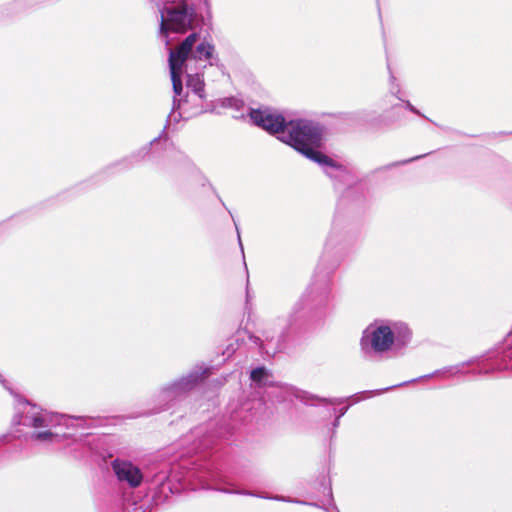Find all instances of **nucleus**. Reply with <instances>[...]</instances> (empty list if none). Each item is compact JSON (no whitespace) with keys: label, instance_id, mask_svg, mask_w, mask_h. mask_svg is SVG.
<instances>
[{"label":"nucleus","instance_id":"obj_5","mask_svg":"<svg viewBox=\"0 0 512 512\" xmlns=\"http://www.w3.org/2000/svg\"><path fill=\"white\" fill-rule=\"evenodd\" d=\"M112 470L120 482L130 487H138L143 481V474L139 467L125 459H115L111 463Z\"/></svg>","mask_w":512,"mask_h":512},{"label":"nucleus","instance_id":"obj_8","mask_svg":"<svg viewBox=\"0 0 512 512\" xmlns=\"http://www.w3.org/2000/svg\"><path fill=\"white\" fill-rule=\"evenodd\" d=\"M270 374L265 368H257L251 372V379L259 385L268 384Z\"/></svg>","mask_w":512,"mask_h":512},{"label":"nucleus","instance_id":"obj_10","mask_svg":"<svg viewBox=\"0 0 512 512\" xmlns=\"http://www.w3.org/2000/svg\"><path fill=\"white\" fill-rule=\"evenodd\" d=\"M36 437L40 440H51L53 437V433H51L50 431H45L38 433Z\"/></svg>","mask_w":512,"mask_h":512},{"label":"nucleus","instance_id":"obj_6","mask_svg":"<svg viewBox=\"0 0 512 512\" xmlns=\"http://www.w3.org/2000/svg\"><path fill=\"white\" fill-rule=\"evenodd\" d=\"M214 53V46L209 42H202L197 46V49L194 54H191V52L188 55V58L186 61L197 58L200 60H208L213 56Z\"/></svg>","mask_w":512,"mask_h":512},{"label":"nucleus","instance_id":"obj_7","mask_svg":"<svg viewBox=\"0 0 512 512\" xmlns=\"http://www.w3.org/2000/svg\"><path fill=\"white\" fill-rule=\"evenodd\" d=\"M60 417L52 415L50 413H43L33 418L34 427H42L52 424L54 421L57 422Z\"/></svg>","mask_w":512,"mask_h":512},{"label":"nucleus","instance_id":"obj_1","mask_svg":"<svg viewBox=\"0 0 512 512\" xmlns=\"http://www.w3.org/2000/svg\"><path fill=\"white\" fill-rule=\"evenodd\" d=\"M252 121L269 133H279V139L307 158L325 165H334L333 161L322 154L317 148L321 145L323 132L321 128L308 121H291L284 125L281 116L266 110H253Z\"/></svg>","mask_w":512,"mask_h":512},{"label":"nucleus","instance_id":"obj_9","mask_svg":"<svg viewBox=\"0 0 512 512\" xmlns=\"http://www.w3.org/2000/svg\"><path fill=\"white\" fill-rule=\"evenodd\" d=\"M188 86L193 88L195 92H200L202 90V80L199 77L189 76Z\"/></svg>","mask_w":512,"mask_h":512},{"label":"nucleus","instance_id":"obj_2","mask_svg":"<svg viewBox=\"0 0 512 512\" xmlns=\"http://www.w3.org/2000/svg\"><path fill=\"white\" fill-rule=\"evenodd\" d=\"M410 336L411 332L405 324L375 321L364 330L361 341L364 347L385 352L390 350L395 342L404 345Z\"/></svg>","mask_w":512,"mask_h":512},{"label":"nucleus","instance_id":"obj_3","mask_svg":"<svg viewBox=\"0 0 512 512\" xmlns=\"http://www.w3.org/2000/svg\"><path fill=\"white\" fill-rule=\"evenodd\" d=\"M161 15V33L167 35L169 32L183 33L191 27L193 13L188 10L187 5L178 3L177 5L167 1L160 10Z\"/></svg>","mask_w":512,"mask_h":512},{"label":"nucleus","instance_id":"obj_4","mask_svg":"<svg viewBox=\"0 0 512 512\" xmlns=\"http://www.w3.org/2000/svg\"><path fill=\"white\" fill-rule=\"evenodd\" d=\"M197 40L196 34L189 35L181 45L175 50L170 52L169 57V65L171 78L173 82V89L177 95L181 94L182 91V82L181 75L183 73V68L187 70L188 65L186 64V60L190 51Z\"/></svg>","mask_w":512,"mask_h":512}]
</instances>
